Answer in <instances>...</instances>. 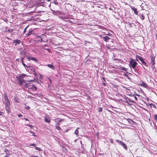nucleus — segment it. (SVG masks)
<instances>
[{"mask_svg": "<svg viewBox=\"0 0 157 157\" xmlns=\"http://www.w3.org/2000/svg\"><path fill=\"white\" fill-rule=\"evenodd\" d=\"M31 81H33L31 80ZM30 81H28L27 83L25 85V87L28 88L29 90L32 91H34L37 90V88L34 84H32L31 83L29 82Z\"/></svg>", "mask_w": 157, "mask_h": 157, "instance_id": "obj_1", "label": "nucleus"}, {"mask_svg": "<svg viewBox=\"0 0 157 157\" xmlns=\"http://www.w3.org/2000/svg\"><path fill=\"white\" fill-rule=\"evenodd\" d=\"M26 75L25 74H22L16 77V80L18 83V84L21 85L23 82H25V80L23 79V78L24 76H25Z\"/></svg>", "mask_w": 157, "mask_h": 157, "instance_id": "obj_2", "label": "nucleus"}, {"mask_svg": "<svg viewBox=\"0 0 157 157\" xmlns=\"http://www.w3.org/2000/svg\"><path fill=\"white\" fill-rule=\"evenodd\" d=\"M137 64V63L134 59L132 58H130L129 66L130 67H132L133 69H135Z\"/></svg>", "mask_w": 157, "mask_h": 157, "instance_id": "obj_3", "label": "nucleus"}, {"mask_svg": "<svg viewBox=\"0 0 157 157\" xmlns=\"http://www.w3.org/2000/svg\"><path fill=\"white\" fill-rule=\"evenodd\" d=\"M116 141L119 145L122 146L126 150L127 149V145L122 141L118 140H116Z\"/></svg>", "mask_w": 157, "mask_h": 157, "instance_id": "obj_4", "label": "nucleus"}, {"mask_svg": "<svg viewBox=\"0 0 157 157\" xmlns=\"http://www.w3.org/2000/svg\"><path fill=\"white\" fill-rule=\"evenodd\" d=\"M137 58L145 66H147L146 62L144 61L143 59L140 56H136Z\"/></svg>", "mask_w": 157, "mask_h": 157, "instance_id": "obj_5", "label": "nucleus"}, {"mask_svg": "<svg viewBox=\"0 0 157 157\" xmlns=\"http://www.w3.org/2000/svg\"><path fill=\"white\" fill-rule=\"evenodd\" d=\"M13 43V44H14L15 46H16L17 44H19L21 43V41L19 40H14Z\"/></svg>", "mask_w": 157, "mask_h": 157, "instance_id": "obj_6", "label": "nucleus"}, {"mask_svg": "<svg viewBox=\"0 0 157 157\" xmlns=\"http://www.w3.org/2000/svg\"><path fill=\"white\" fill-rule=\"evenodd\" d=\"M27 59L28 60H32L35 61L36 62H37V59L35 57H32L31 56H29L27 57Z\"/></svg>", "mask_w": 157, "mask_h": 157, "instance_id": "obj_7", "label": "nucleus"}, {"mask_svg": "<svg viewBox=\"0 0 157 157\" xmlns=\"http://www.w3.org/2000/svg\"><path fill=\"white\" fill-rule=\"evenodd\" d=\"M150 57L151 59V63H152V66H153L155 64V57L151 56Z\"/></svg>", "mask_w": 157, "mask_h": 157, "instance_id": "obj_8", "label": "nucleus"}, {"mask_svg": "<svg viewBox=\"0 0 157 157\" xmlns=\"http://www.w3.org/2000/svg\"><path fill=\"white\" fill-rule=\"evenodd\" d=\"M131 9L132 10H133L134 11V13L136 14V15L138 14V12H137V10L136 8H135L133 6H132L131 7Z\"/></svg>", "mask_w": 157, "mask_h": 157, "instance_id": "obj_9", "label": "nucleus"}, {"mask_svg": "<svg viewBox=\"0 0 157 157\" xmlns=\"http://www.w3.org/2000/svg\"><path fill=\"white\" fill-rule=\"evenodd\" d=\"M10 106H6L5 107V109L6 111H7V112L8 114H9V113L10 112Z\"/></svg>", "mask_w": 157, "mask_h": 157, "instance_id": "obj_10", "label": "nucleus"}, {"mask_svg": "<svg viewBox=\"0 0 157 157\" xmlns=\"http://www.w3.org/2000/svg\"><path fill=\"white\" fill-rule=\"evenodd\" d=\"M134 70V72L138 74H140V72L139 70V69L137 68V67L136 68V67H135V69H133Z\"/></svg>", "mask_w": 157, "mask_h": 157, "instance_id": "obj_11", "label": "nucleus"}, {"mask_svg": "<svg viewBox=\"0 0 157 157\" xmlns=\"http://www.w3.org/2000/svg\"><path fill=\"white\" fill-rule=\"evenodd\" d=\"M6 31L8 32L9 33H10L11 34H14V33L13 32V29H7Z\"/></svg>", "mask_w": 157, "mask_h": 157, "instance_id": "obj_12", "label": "nucleus"}, {"mask_svg": "<svg viewBox=\"0 0 157 157\" xmlns=\"http://www.w3.org/2000/svg\"><path fill=\"white\" fill-rule=\"evenodd\" d=\"M103 39L105 41H108L110 39V38L108 36L104 37Z\"/></svg>", "mask_w": 157, "mask_h": 157, "instance_id": "obj_13", "label": "nucleus"}, {"mask_svg": "<svg viewBox=\"0 0 157 157\" xmlns=\"http://www.w3.org/2000/svg\"><path fill=\"white\" fill-rule=\"evenodd\" d=\"M4 102L6 106H10V102L9 100L7 101H4Z\"/></svg>", "mask_w": 157, "mask_h": 157, "instance_id": "obj_14", "label": "nucleus"}, {"mask_svg": "<svg viewBox=\"0 0 157 157\" xmlns=\"http://www.w3.org/2000/svg\"><path fill=\"white\" fill-rule=\"evenodd\" d=\"M141 85L146 88H147L148 87L147 85L144 82H142V84H141Z\"/></svg>", "mask_w": 157, "mask_h": 157, "instance_id": "obj_15", "label": "nucleus"}, {"mask_svg": "<svg viewBox=\"0 0 157 157\" xmlns=\"http://www.w3.org/2000/svg\"><path fill=\"white\" fill-rule=\"evenodd\" d=\"M3 96L4 97V101H7L8 100V97L6 94H4Z\"/></svg>", "mask_w": 157, "mask_h": 157, "instance_id": "obj_16", "label": "nucleus"}, {"mask_svg": "<svg viewBox=\"0 0 157 157\" xmlns=\"http://www.w3.org/2000/svg\"><path fill=\"white\" fill-rule=\"evenodd\" d=\"M44 121L47 123H49L50 122V119L49 118L46 117L44 118Z\"/></svg>", "mask_w": 157, "mask_h": 157, "instance_id": "obj_17", "label": "nucleus"}, {"mask_svg": "<svg viewBox=\"0 0 157 157\" xmlns=\"http://www.w3.org/2000/svg\"><path fill=\"white\" fill-rule=\"evenodd\" d=\"M47 66L52 70H54L55 69V67L52 65L48 64Z\"/></svg>", "mask_w": 157, "mask_h": 157, "instance_id": "obj_18", "label": "nucleus"}, {"mask_svg": "<svg viewBox=\"0 0 157 157\" xmlns=\"http://www.w3.org/2000/svg\"><path fill=\"white\" fill-rule=\"evenodd\" d=\"M20 54L21 56L25 55V51L23 50L20 52Z\"/></svg>", "mask_w": 157, "mask_h": 157, "instance_id": "obj_19", "label": "nucleus"}, {"mask_svg": "<svg viewBox=\"0 0 157 157\" xmlns=\"http://www.w3.org/2000/svg\"><path fill=\"white\" fill-rule=\"evenodd\" d=\"M79 128H78L75 130L74 133L76 134L77 135H78V129H79Z\"/></svg>", "mask_w": 157, "mask_h": 157, "instance_id": "obj_20", "label": "nucleus"}, {"mask_svg": "<svg viewBox=\"0 0 157 157\" xmlns=\"http://www.w3.org/2000/svg\"><path fill=\"white\" fill-rule=\"evenodd\" d=\"M150 105L151 107H154L155 108H156V105L154 104H152V103H151L150 104Z\"/></svg>", "mask_w": 157, "mask_h": 157, "instance_id": "obj_21", "label": "nucleus"}, {"mask_svg": "<svg viewBox=\"0 0 157 157\" xmlns=\"http://www.w3.org/2000/svg\"><path fill=\"white\" fill-rule=\"evenodd\" d=\"M35 147V149L36 150H37L38 151H42L41 149L40 148H39L38 147H36V146H35V147Z\"/></svg>", "mask_w": 157, "mask_h": 157, "instance_id": "obj_22", "label": "nucleus"}, {"mask_svg": "<svg viewBox=\"0 0 157 157\" xmlns=\"http://www.w3.org/2000/svg\"><path fill=\"white\" fill-rule=\"evenodd\" d=\"M98 112H101L102 111V109L101 107H99L98 108Z\"/></svg>", "mask_w": 157, "mask_h": 157, "instance_id": "obj_23", "label": "nucleus"}, {"mask_svg": "<svg viewBox=\"0 0 157 157\" xmlns=\"http://www.w3.org/2000/svg\"><path fill=\"white\" fill-rule=\"evenodd\" d=\"M121 69L122 70H123V71H126L127 70V68H125L124 67H122L121 68Z\"/></svg>", "mask_w": 157, "mask_h": 157, "instance_id": "obj_24", "label": "nucleus"}, {"mask_svg": "<svg viewBox=\"0 0 157 157\" xmlns=\"http://www.w3.org/2000/svg\"><path fill=\"white\" fill-rule=\"evenodd\" d=\"M124 75L126 77V78L129 80L131 79V78L128 76L126 74H124Z\"/></svg>", "mask_w": 157, "mask_h": 157, "instance_id": "obj_25", "label": "nucleus"}, {"mask_svg": "<svg viewBox=\"0 0 157 157\" xmlns=\"http://www.w3.org/2000/svg\"><path fill=\"white\" fill-rule=\"evenodd\" d=\"M33 30L32 29L31 30H30L29 32V33L30 34V35H31L32 34L33 32Z\"/></svg>", "mask_w": 157, "mask_h": 157, "instance_id": "obj_26", "label": "nucleus"}, {"mask_svg": "<svg viewBox=\"0 0 157 157\" xmlns=\"http://www.w3.org/2000/svg\"><path fill=\"white\" fill-rule=\"evenodd\" d=\"M14 100V101L16 102H19L17 98H15Z\"/></svg>", "mask_w": 157, "mask_h": 157, "instance_id": "obj_27", "label": "nucleus"}, {"mask_svg": "<svg viewBox=\"0 0 157 157\" xmlns=\"http://www.w3.org/2000/svg\"><path fill=\"white\" fill-rule=\"evenodd\" d=\"M22 65L25 67H30L29 66H26L25 64L23 63V62H22Z\"/></svg>", "mask_w": 157, "mask_h": 157, "instance_id": "obj_28", "label": "nucleus"}, {"mask_svg": "<svg viewBox=\"0 0 157 157\" xmlns=\"http://www.w3.org/2000/svg\"><path fill=\"white\" fill-rule=\"evenodd\" d=\"M141 17H142V18H141L142 20H144V19L145 17H144V16L143 14H141Z\"/></svg>", "mask_w": 157, "mask_h": 157, "instance_id": "obj_29", "label": "nucleus"}, {"mask_svg": "<svg viewBox=\"0 0 157 157\" xmlns=\"http://www.w3.org/2000/svg\"><path fill=\"white\" fill-rule=\"evenodd\" d=\"M154 119L155 120H156L157 121V114H155V116Z\"/></svg>", "mask_w": 157, "mask_h": 157, "instance_id": "obj_30", "label": "nucleus"}, {"mask_svg": "<svg viewBox=\"0 0 157 157\" xmlns=\"http://www.w3.org/2000/svg\"><path fill=\"white\" fill-rule=\"evenodd\" d=\"M28 27V26H27L25 28V29H24V31H23V33H26V29H27V28Z\"/></svg>", "mask_w": 157, "mask_h": 157, "instance_id": "obj_31", "label": "nucleus"}, {"mask_svg": "<svg viewBox=\"0 0 157 157\" xmlns=\"http://www.w3.org/2000/svg\"><path fill=\"white\" fill-rule=\"evenodd\" d=\"M32 68H31V69L32 70H33V72L35 73V74H36V73L35 72V70L32 67H31Z\"/></svg>", "mask_w": 157, "mask_h": 157, "instance_id": "obj_32", "label": "nucleus"}, {"mask_svg": "<svg viewBox=\"0 0 157 157\" xmlns=\"http://www.w3.org/2000/svg\"><path fill=\"white\" fill-rule=\"evenodd\" d=\"M129 101H130L131 102H132V103H135V102L133 100H130L128 98H126Z\"/></svg>", "mask_w": 157, "mask_h": 157, "instance_id": "obj_33", "label": "nucleus"}, {"mask_svg": "<svg viewBox=\"0 0 157 157\" xmlns=\"http://www.w3.org/2000/svg\"><path fill=\"white\" fill-rule=\"evenodd\" d=\"M38 37H40V39L38 40V41L39 42H42V38H40V37L38 36Z\"/></svg>", "mask_w": 157, "mask_h": 157, "instance_id": "obj_34", "label": "nucleus"}, {"mask_svg": "<svg viewBox=\"0 0 157 157\" xmlns=\"http://www.w3.org/2000/svg\"><path fill=\"white\" fill-rule=\"evenodd\" d=\"M30 108V107L29 106H27L25 108V109H29Z\"/></svg>", "mask_w": 157, "mask_h": 157, "instance_id": "obj_35", "label": "nucleus"}, {"mask_svg": "<svg viewBox=\"0 0 157 157\" xmlns=\"http://www.w3.org/2000/svg\"><path fill=\"white\" fill-rule=\"evenodd\" d=\"M26 125L27 126H29L30 127V128H32V127H33V126L31 125H30V124H26Z\"/></svg>", "mask_w": 157, "mask_h": 157, "instance_id": "obj_36", "label": "nucleus"}, {"mask_svg": "<svg viewBox=\"0 0 157 157\" xmlns=\"http://www.w3.org/2000/svg\"><path fill=\"white\" fill-rule=\"evenodd\" d=\"M56 128L58 129L59 130V129H60V127H59L58 125V126H56Z\"/></svg>", "mask_w": 157, "mask_h": 157, "instance_id": "obj_37", "label": "nucleus"}, {"mask_svg": "<svg viewBox=\"0 0 157 157\" xmlns=\"http://www.w3.org/2000/svg\"><path fill=\"white\" fill-rule=\"evenodd\" d=\"M30 146H34V147H35V144H31L30 145H29Z\"/></svg>", "mask_w": 157, "mask_h": 157, "instance_id": "obj_38", "label": "nucleus"}, {"mask_svg": "<svg viewBox=\"0 0 157 157\" xmlns=\"http://www.w3.org/2000/svg\"><path fill=\"white\" fill-rule=\"evenodd\" d=\"M64 119H61L59 121H58L59 122H60L61 121H63Z\"/></svg>", "mask_w": 157, "mask_h": 157, "instance_id": "obj_39", "label": "nucleus"}, {"mask_svg": "<svg viewBox=\"0 0 157 157\" xmlns=\"http://www.w3.org/2000/svg\"><path fill=\"white\" fill-rule=\"evenodd\" d=\"M18 116L19 117H22V115L21 114H18Z\"/></svg>", "mask_w": 157, "mask_h": 157, "instance_id": "obj_40", "label": "nucleus"}, {"mask_svg": "<svg viewBox=\"0 0 157 157\" xmlns=\"http://www.w3.org/2000/svg\"><path fill=\"white\" fill-rule=\"evenodd\" d=\"M22 119H24V120H25L26 121H29V120L28 119L26 118H24Z\"/></svg>", "mask_w": 157, "mask_h": 157, "instance_id": "obj_41", "label": "nucleus"}, {"mask_svg": "<svg viewBox=\"0 0 157 157\" xmlns=\"http://www.w3.org/2000/svg\"><path fill=\"white\" fill-rule=\"evenodd\" d=\"M124 102H126V103H128V101L126 99H125V100L124 101Z\"/></svg>", "mask_w": 157, "mask_h": 157, "instance_id": "obj_42", "label": "nucleus"}, {"mask_svg": "<svg viewBox=\"0 0 157 157\" xmlns=\"http://www.w3.org/2000/svg\"><path fill=\"white\" fill-rule=\"evenodd\" d=\"M3 114V112L0 111V116L2 115Z\"/></svg>", "mask_w": 157, "mask_h": 157, "instance_id": "obj_43", "label": "nucleus"}, {"mask_svg": "<svg viewBox=\"0 0 157 157\" xmlns=\"http://www.w3.org/2000/svg\"><path fill=\"white\" fill-rule=\"evenodd\" d=\"M30 35V34L28 33H27L26 34V36H29Z\"/></svg>", "mask_w": 157, "mask_h": 157, "instance_id": "obj_44", "label": "nucleus"}, {"mask_svg": "<svg viewBox=\"0 0 157 157\" xmlns=\"http://www.w3.org/2000/svg\"><path fill=\"white\" fill-rule=\"evenodd\" d=\"M132 24L131 23H129V25L131 27H132Z\"/></svg>", "mask_w": 157, "mask_h": 157, "instance_id": "obj_45", "label": "nucleus"}, {"mask_svg": "<svg viewBox=\"0 0 157 157\" xmlns=\"http://www.w3.org/2000/svg\"><path fill=\"white\" fill-rule=\"evenodd\" d=\"M110 141L111 143L113 144V139H111V140H110Z\"/></svg>", "mask_w": 157, "mask_h": 157, "instance_id": "obj_46", "label": "nucleus"}, {"mask_svg": "<svg viewBox=\"0 0 157 157\" xmlns=\"http://www.w3.org/2000/svg\"><path fill=\"white\" fill-rule=\"evenodd\" d=\"M55 4H56V5H58V2H54Z\"/></svg>", "mask_w": 157, "mask_h": 157, "instance_id": "obj_47", "label": "nucleus"}, {"mask_svg": "<svg viewBox=\"0 0 157 157\" xmlns=\"http://www.w3.org/2000/svg\"><path fill=\"white\" fill-rule=\"evenodd\" d=\"M134 98H135V99L136 100H137V98L136 97V96H134Z\"/></svg>", "mask_w": 157, "mask_h": 157, "instance_id": "obj_48", "label": "nucleus"}, {"mask_svg": "<svg viewBox=\"0 0 157 157\" xmlns=\"http://www.w3.org/2000/svg\"><path fill=\"white\" fill-rule=\"evenodd\" d=\"M30 132L32 134H33L34 133V132H33V131H30Z\"/></svg>", "mask_w": 157, "mask_h": 157, "instance_id": "obj_49", "label": "nucleus"}, {"mask_svg": "<svg viewBox=\"0 0 157 157\" xmlns=\"http://www.w3.org/2000/svg\"><path fill=\"white\" fill-rule=\"evenodd\" d=\"M24 59V58H21V61L22 62H23V59Z\"/></svg>", "mask_w": 157, "mask_h": 157, "instance_id": "obj_50", "label": "nucleus"}, {"mask_svg": "<svg viewBox=\"0 0 157 157\" xmlns=\"http://www.w3.org/2000/svg\"><path fill=\"white\" fill-rule=\"evenodd\" d=\"M57 13H58V14H59L60 13V12L59 11H56Z\"/></svg>", "mask_w": 157, "mask_h": 157, "instance_id": "obj_51", "label": "nucleus"}, {"mask_svg": "<svg viewBox=\"0 0 157 157\" xmlns=\"http://www.w3.org/2000/svg\"><path fill=\"white\" fill-rule=\"evenodd\" d=\"M48 79L50 81V83H51V79L49 78H48Z\"/></svg>", "mask_w": 157, "mask_h": 157, "instance_id": "obj_52", "label": "nucleus"}, {"mask_svg": "<svg viewBox=\"0 0 157 157\" xmlns=\"http://www.w3.org/2000/svg\"><path fill=\"white\" fill-rule=\"evenodd\" d=\"M103 84L104 86H105L106 85V84L105 83H103Z\"/></svg>", "mask_w": 157, "mask_h": 157, "instance_id": "obj_53", "label": "nucleus"}, {"mask_svg": "<svg viewBox=\"0 0 157 157\" xmlns=\"http://www.w3.org/2000/svg\"><path fill=\"white\" fill-rule=\"evenodd\" d=\"M102 78L105 81V78L104 77H102Z\"/></svg>", "mask_w": 157, "mask_h": 157, "instance_id": "obj_54", "label": "nucleus"}, {"mask_svg": "<svg viewBox=\"0 0 157 157\" xmlns=\"http://www.w3.org/2000/svg\"><path fill=\"white\" fill-rule=\"evenodd\" d=\"M33 136H36V135H34V134H33Z\"/></svg>", "mask_w": 157, "mask_h": 157, "instance_id": "obj_55", "label": "nucleus"}, {"mask_svg": "<svg viewBox=\"0 0 157 157\" xmlns=\"http://www.w3.org/2000/svg\"><path fill=\"white\" fill-rule=\"evenodd\" d=\"M155 37H156V38L157 39V34H156V35H155Z\"/></svg>", "mask_w": 157, "mask_h": 157, "instance_id": "obj_56", "label": "nucleus"}, {"mask_svg": "<svg viewBox=\"0 0 157 157\" xmlns=\"http://www.w3.org/2000/svg\"><path fill=\"white\" fill-rule=\"evenodd\" d=\"M123 88H125V89H127L126 88V87H123Z\"/></svg>", "mask_w": 157, "mask_h": 157, "instance_id": "obj_57", "label": "nucleus"}, {"mask_svg": "<svg viewBox=\"0 0 157 157\" xmlns=\"http://www.w3.org/2000/svg\"><path fill=\"white\" fill-rule=\"evenodd\" d=\"M47 1L48 2H49L50 1V0H47Z\"/></svg>", "mask_w": 157, "mask_h": 157, "instance_id": "obj_58", "label": "nucleus"}, {"mask_svg": "<svg viewBox=\"0 0 157 157\" xmlns=\"http://www.w3.org/2000/svg\"><path fill=\"white\" fill-rule=\"evenodd\" d=\"M40 82H41V83L42 82L40 80Z\"/></svg>", "mask_w": 157, "mask_h": 157, "instance_id": "obj_59", "label": "nucleus"}, {"mask_svg": "<svg viewBox=\"0 0 157 157\" xmlns=\"http://www.w3.org/2000/svg\"><path fill=\"white\" fill-rule=\"evenodd\" d=\"M16 60H17V61H18V59H16Z\"/></svg>", "mask_w": 157, "mask_h": 157, "instance_id": "obj_60", "label": "nucleus"}, {"mask_svg": "<svg viewBox=\"0 0 157 157\" xmlns=\"http://www.w3.org/2000/svg\"><path fill=\"white\" fill-rule=\"evenodd\" d=\"M136 95H137L138 96H139V95H138V94H137Z\"/></svg>", "mask_w": 157, "mask_h": 157, "instance_id": "obj_61", "label": "nucleus"}, {"mask_svg": "<svg viewBox=\"0 0 157 157\" xmlns=\"http://www.w3.org/2000/svg\"><path fill=\"white\" fill-rule=\"evenodd\" d=\"M135 75H136V73H134Z\"/></svg>", "mask_w": 157, "mask_h": 157, "instance_id": "obj_62", "label": "nucleus"}]
</instances>
